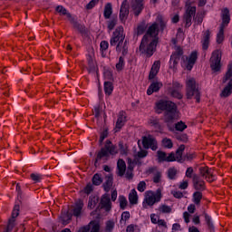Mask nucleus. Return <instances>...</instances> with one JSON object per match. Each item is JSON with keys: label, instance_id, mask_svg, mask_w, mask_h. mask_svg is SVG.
<instances>
[{"label": "nucleus", "instance_id": "6", "mask_svg": "<svg viewBox=\"0 0 232 232\" xmlns=\"http://www.w3.org/2000/svg\"><path fill=\"white\" fill-rule=\"evenodd\" d=\"M222 60V53L217 50L212 53L210 58V68L213 72H220V61Z\"/></svg>", "mask_w": 232, "mask_h": 232}, {"label": "nucleus", "instance_id": "3", "mask_svg": "<svg viewBox=\"0 0 232 232\" xmlns=\"http://www.w3.org/2000/svg\"><path fill=\"white\" fill-rule=\"evenodd\" d=\"M157 50V39L144 35L139 47V51L146 57H151Z\"/></svg>", "mask_w": 232, "mask_h": 232}, {"label": "nucleus", "instance_id": "36", "mask_svg": "<svg viewBox=\"0 0 232 232\" xmlns=\"http://www.w3.org/2000/svg\"><path fill=\"white\" fill-rule=\"evenodd\" d=\"M87 227H90V232H99L101 231V225L97 221H91Z\"/></svg>", "mask_w": 232, "mask_h": 232}, {"label": "nucleus", "instance_id": "44", "mask_svg": "<svg viewBox=\"0 0 232 232\" xmlns=\"http://www.w3.org/2000/svg\"><path fill=\"white\" fill-rule=\"evenodd\" d=\"M232 77V63L228 65L227 72H226V75L223 78V82H227L229 79Z\"/></svg>", "mask_w": 232, "mask_h": 232}, {"label": "nucleus", "instance_id": "29", "mask_svg": "<svg viewBox=\"0 0 232 232\" xmlns=\"http://www.w3.org/2000/svg\"><path fill=\"white\" fill-rule=\"evenodd\" d=\"M87 63H88V72L89 73H93L97 70V63L94 62L93 57L92 55H89L87 58Z\"/></svg>", "mask_w": 232, "mask_h": 232}, {"label": "nucleus", "instance_id": "8", "mask_svg": "<svg viewBox=\"0 0 232 232\" xmlns=\"http://www.w3.org/2000/svg\"><path fill=\"white\" fill-rule=\"evenodd\" d=\"M182 90V84L179 82H172V84L169 86V93H170L171 97L174 99H182L183 95L180 91Z\"/></svg>", "mask_w": 232, "mask_h": 232}, {"label": "nucleus", "instance_id": "52", "mask_svg": "<svg viewBox=\"0 0 232 232\" xmlns=\"http://www.w3.org/2000/svg\"><path fill=\"white\" fill-rule=\"evenodd\" d=\"M123 68H124V58L121 56L119 58V63H116V69L118 70V72H121L122 71Z\"/></svg>", "mask_w": 232, "mask_h": 232}, {"label": "nucleus", "instance_id": "25", "mask_svg": "<svg viewBox=\"0 0 232 232\" xmlns=\"http://www.w3.org/2000/svg\"><path fill=\"white\" fill-rule=\"evenodd\" d=\"M108 157H110V154H109L106 147L102 148L96 156L94 166L97 168V162L99 160H102V159H108Z\"/></svg>", "mask_w": 232, "mask_h": 232}, {"label": "nucleus", "instance_id": "5", "mask_svg": "<svg viewBox=\"0 0 232 232\" xmlns=\"http://www.w3.org/2000/svg\"><path fill=\"white\" fill-rule=\"evenodd\" d=\"M162 198V193L160 188L157 189L156 192H153L151 190H148L145 192V198L143 201V208L147 209L148 206H155L157 202H160V199Z\"/></svg>", "mask_w": 232, "mask_h": 232}, {"label": "nucleus", "instance_id": "4", "mask_svg": "<svg viewBox=\"0 0 232 232\" xmlns=\"http://www.w3.org/2000/svg\"><path fill=\"white\" fill-rule=\"evenodd\" d=\"M186 97L187 99H196V102H200V91L195 78H188L186 82Z\"/></svg>", "mask_w": 232, "mask_h": 232}, {"label": "nucleus", "instance_id": "10", "mask_svg": "<svg viewBox=\"0 0 232 232\" xmlns=\"http://www.w3.org/2000/svg\"><path fill=\"white\" fill-rule=\"evenodd\" d=\"M192 184L196 191H205L206 189V181H204V179H202L200 176L197 174H193Z\"/></svg>", "mask_w": 232, "mask_h": 232}, {"label": "nucleus", "instance_id": "35", "mask_svg": "<svg viewBox=\"0 0 232 232\" xmlns=\"http://www.w3.org/2000/svg\"><path fill=\"white\" fill-rule=\"evenodd\" d=\"M111 14H113V8L111 7V5L108 3L105 5L103 16L105 19H110V17H111Z\"/></svg>", "mask_w": 232, "mask_h": 232}, {"label": "nucleus", "instance_id": "42", "mask_svg": "<svg viewBox=\"0 0 232 232\" xmlns=\"http://www.w3.org/2000/svg\"><path fill=\"white\" fill-rule=\"evenodd\" d=\"M56 12H58V14L61 15H67V17H72V14L68 13V10H66V8H64L63 5H58L56 7Z\"/></svg>", "mask_w": 232, "mask_h": 232}, {"label": "nucleus", "instance_id": "34", "mask_svg": "<svg viewBox=\"0 0 232 232\" xmlns=\"http://www.w3.org/2000/svg\"><path fill=\"white\" fill-rule=\"evenodd\" d=\"M111 186H113V178L111 176H108L106 178V181L103 184L104 191H106V193H109V191L111 189Z\"/></svg>", "mask_w": 232, "mask_h": 232}, {"label": "nucleus", "instance_id": "60", "mask_svg": "<svg viewBox=\"0 0 232 232\" xmlns=\"http://www.w3.org/2000/svg\"><path fill=\"white\" fill-rule=\"evenodd\" d=\"M137 157L138 159H145V157H148V150H141L138 151Z\"/></svg>", "mask_w": 232, "mask_h": 232}, {"label": "nucleus", "instance_id": "17", "mask_svg": "<svg viewBox=\"0 0 232 232\" xmlns=\"http://www.w3.org/2000/svg\"><path fill=\"white\" fill-rule=\"evenodd\" d=\"M128 15H130L128 0H124L121 4V10H120V20L121 21V23H126V20L128 19Z\"/></svg>", "mask_w": 232, "mask_h": 232}, {"label": "nucleus", "instance_id": "18", "mask_svg": "<svg viewBox=\"0 0 232 232\" xmlns=\"http://www.w3.org/2000/svg\"><path fill=\"white\" fill-rule=\"evenodd\" d=\"M70 22L71 24H72L73 28L75 30H78V32H80V34H82L83 37H88V29H86V26H84V24H82L79 22H77L75 18H71Z\"/></svg>", "mask_w": 232, "mask_h": 232}, {"label": "nucleus", "instance_id": "26", "mask_svg": "<svg viewBox=\"0 0 232 232\" xmlns=\"http://www.w3.org/2000/svg\"><path fill=\"white\" fill-rule=\"evenodd\" d=\"M105 150H107L109 155H117L119 153V150H117V146L113 145L111 140H107L105 143Z\"/></svg>", "mask_w": 232, "mask_h": 232}, {"label": "nucleus", "instance_id": "49", "mask_svg": "<svg viewBox=\"0 0 232 232\" xmlns=\"http://www.w3.org/2000/svg\"><path fill=\"white\" fill-rule=\"evenodd\" d=\"M115 227V222L109 220L106 222L105 232H111Z\"/></svg>", "mask_w": 232, "mask_h": 232}, {"label": "nucleus", "instance_id": "31", "mask_svg": "<svg viewBox=\"0 0 232 232\" xmlns=\"http://www.w3.org/2000/svg\"><path fill=\"white\" fill-rule=\"evenodd\" d=\"M232 93V79L229 80L227 85L223 89L220 93V97H229Z\"/></svg>", "mask_w": 232, "mask_h": 232}, {"label": "nucleus", "instance_id": "57", "mask_svg": "<svg viewBox=\"0 0 232 232\" xmlns=\"http://www.w3.org/2000/svg\"><path fill=\"white\" fill-rule=\"evenodd\" d=\"M109 47H110V44L108 43V41L101 42L100 48H101L102 52H106V50H108Z\"/></svg>", "mask_w": 232, "mask_h": 232}, {"label": "nucleus", "instance_id": "2", "mask_svg": "<svg viewBox=\"0 0 232 232\" xmlns=\"http://www.w3.org/2000/svg\"><path fill=\"white\" fill-rule=\"evenodd\" d=\"M164 112L165 122H173L177 117V104L171 101L160 100L156 102V113Z\"/></svg>", "mask_w": 232, "mask_h": 232}, {"label": "nucleus", "instance_id": "21", "mask_svg": "<svg viewBox=\"0 0 232 232\" xmlns=\"http://www.w3.org/2000/svg\"><path fill=\"white\" fill-rule=\"evenodd\" d=\"M222 24L220 25V28H226V26H227V24H229V21H231V17L229 16V9L228 8H225L222 11Z\"/></svg>", "mask_w": 232, "mask_h": 232}, {"label": "nucleus", "instance_id": "22", "mask_svg": "<svg viewBox=\"0 0 232 232\" xmlns=\"http://www.w3.org/2000/svg\"><path fill=\"white\" fill-rule=\"evenodd\" d=\"M160 70V61H155L154 63L151 66L149 79H155L157 77V73H159V71Z\"/></svg>", "mask_w": 232, "mask_h": 232}, {"label": "nucleus", "instance_id": "48", "mask_svg": "<svg viewBox=\"0 0 232 232\" xmlns=\"http://www.w3.org/2000/svg\"><path fill=\"white\" fill-rule=\"evenodd\" d=\"M162 145L164 146V148L171 150V148H173V141H171V140L168 138H165L162 140Z\"/></svg>", "mask_w": 232, "mask_h": 232}, {"label": "nucleus", "instance_id": "45", "mask_svg": "<svg viewBox=\"0 0 232 232\" xmlns=\"http://www.w3.org/2000/svg\"><path fill=\"white\" fill-rule=\"evenodd\" d=\"M119 201L121 209H126V207L128 206V199H126V197L120 196Z\"/></svg>", "mask_w": 232, "mask_h": 232}, {"label": "nucleus", "instance_id": "43", "mask_svg": "<svg viewBox=\"0 0 232 232\" xmlns=\"http://www.w3.org/2000/svg\"><path fill=\"white\" fill-rule=\"evenodd\" d=\"M224 42V28L219 27V32L217 34V43L218 44H222Z\"/></svg>", "mask_w": 232, "mask_h": 232}, {"label": "nucleus", "instance_id": "56", "mask_svg": "<svg viewBox=\"0 0 232 232\" xmlns=\"http://www.w3.org/2000/svg\"><path fill=\"white\" fill-rule=\"evenodd\" d=\"M137 189L140 193H144V191H146V181H140L138 184Z\"/></svg>", "mask_w": 232, "mask_h": 232}, {"label": "nucleus", "instance_id": "40", "mask_svg": "<svg viewBox=\"0 0 232 232\" xmlns=\"http://www.w3.org/2000/svg\"><path fill=\"white\" fill-rule=\"evenodd\" d=\"M92 180L94 186H101V184H102V177L98 173L93 175Z\"/></svg>", "mask_w": 232, "mask_h": 232}, {"label": "nucleus", "instance_id": "39", "mask_svg": "<svg viewBox=\"0 0 232 232\" xmlns=\"http://www.w3.org/2000/svg\"><path fill=\"white\" fill-rule=\"evenodd\" d=\"M147 28H148V25L146 24V23H141V24H138V27L136 29L137 35H142V34H144V32H146Z\"/></svg>", "mask_w": 232, "mask_h": 232}, {"label": "nucleus", "instance_id": "28", "mask_svg": "<svg viewBox=\"0 0 232 232\" xmlns=\"http://www.w3.org/2000/svg\"><path fill=\"white\" fill-rule=\"evenodd\" d=\"M158 34H159V24H153L149 27L147 34L145 35H148L149 37H152V39H155Z\"/></svg>", "mask_w": 232, "mask_h": 232}, {"label": "nucleus", "instance_id": "16", "mask_svg": "<svg viewBox=\"0 0 232 232\" xmlns=\"http://www.w3.org/2000/svg\"><path fill=\"white\" fill-rule=\"evenodd\" d=\"M183 61L187 60V70L191 71L193 69V66H195V63H197V59H198V54L197 51H194L190 53L189 57L188 56H182Z\"/></svg>", "mask_w": 232, "mask_h": 232}, {"label": "nucleus", "instance_id": "7", "mask_svg": "<svg viewBox=\"0 0 232 232\" xmlns=\"http://www.w3.org/2000/svg\"><path fill=\"white\" fill-rule=\"evenodd\" d=\"M196 14L197 7L191 5L188 6L185 14H183V22L185 23V28H189V26H191V21H193V17H195Z\"/></svg>", "mask_w": 232, "mask_h": 232}, {"label": "nucleus", "instance_id": "27", "mask_svg": "<svg viewBox=\"0 0 232 232\" xmlns=\"http://www.w3.org/2000/svg\"><path fill=\"white\" fill-rule=\"evenodd\" d=\"M118 169V177H124V173H126V162L124 160H119L117 162Z\"/></svg>", "mask_w": 232, "mask_h": 232}, {"label": "nucleus", "instance_id": "41", "mask_svg": "<svg viewBox=\"0 0 232 232\" xmlns=\"http://www.w3.org/2000/svg\"><path fill=\"white\" fill-rule=\"evenodd\" d=\"M204 217H205V220L208 229H210V231H213L215 229V225H213V221L211 220V216L205 213Z\"/></svg>", "mask_w": 232, "mask_h": 232}, {"label": "nucleus", "instance_id": "30", "mask_svg": "<svg viewBox=\"0 0 232 232\" xmlns=\"http://www.w3.org/2000/svg\"><path fill=\"white\" fill-rule=\"evenodd\" d=\"M119 19L117 18V15H112L111 18H109V21H107V28L108 32H111L115 26H117Z\"/></svg>", "mask_w": 232, "mask_h": 232}, {"label": "nucleus", "instance_id": "62", "mask_svg": "<svg viewBox=\"0 0 232 232\" xmlns=\"http://www.w3.org/2000/svg\"><path fill=\"white\" fill-rule=\"evenodd\" d=\"M92 191H93V185L89 183L84 188V193H86V195H90V193H92Z\"/></svg>", "mask_w": 232, "mask_h": 232}, {"label": "nucleus", "instance_id": "19", "mask_svg": "<svg viewBox=\"0 0 232 232\" xmlns=\"http://www.w3.org/2000/svg\"><path fill=\"white\" fill-rule=\"evenodd\" d=\"M82 208H84V202H82V200H81V199L76 201V203L72 207V217H76V218L81 217V214L82 213Z\"/></svg>", "mask_w": 232, "mask_h": 232}, {"label": "nucleus", "instance_id": "33", "mask_svg": "<svg viewBox=\"0 0 232 232\" xmlns=\"http://www.w3.org/2000/svg\"><path fill=\"white\" fill-rule=\"evenodd\" d=\"M72 215L70 212L63 213L60 217V222H62L63 226H66L67 224H70V221L72 220Z\"/></svg>", "mask_w": 232, "mask_h": 232}, {"label": "nucleus", "instance_id": "38", "mask_svg": "<svg viewBox=\"0 0 232 232\" xmlns=\"http://www.w3.org/2000/svg\"><path fill=\"white\" fill-rule=\"evenodd\" d=\"M201 200H202V191L198 190V191L194 192V194H193V202H194V204L198 206L200 204Z\"/></svg>", "mask_w": 232, "mask_h": 232}, {"label": "nucleus", "instance_id": "1", "mask_svg": "<svg viewBox=\"0 0 232 232\" xmlns=\"http://www.w3.org/2000/svg\"><path fill=\"white\" fill-rule=\"evenodd\" d=\"M126 39V34H124V27L122 25L118 26L110 39V46H115L116 52L121 53V55H128V41Z\"/></svg>", "mask_w": 232, "mask_h": 232}, {"label": "nucleus", "instance_id": "51", "mask_svg": "<svg viewBox=\"0 0 232 232\" xmlns=\"http://www.w3.org/2000/svg\"><path fill=\"white\" fill-rule=\"evenodd\" d=\"M159 211L160 213H170L171 212V207H169L168 205H161L159 208Z\"/></svg>", "mask_w": 232, "mask_h": 232}, {"label": "nucleus", "instance_id": "9", "mask_svg": "<svg viewBox=\"0 0 232 232\" xmlns=\"http://www.w3.org/2000/svg\"><path fill=\"white\" fill-rule=\"evenodd\" d=\"M142 146L145 148V150H152V151H157L158 150V145H157V140L153 138V136L149 135V136H144L142 138Z\"/></svg>", "mask_w": 232, "mask_h": 232}, {"label": "nucleus", "instance_id": "47", "mask_svg": "<svg viewBox=\"0 0 232 232\" xmlns=\"http://www.w3.org/2000/svg\"><path fill=\"white\" fill-rule=\"evenodd\" d=\"M168 177L170 179V180H175L177 177V169L175 168H170L168 170Z\"/></svg>", "mask_w": 232, "mask_h": 232}, {"label": "nucleus", "instance_id": "14", "mask_svg": "<svg viewBox=\"0 0 232 232\" xmlns=\"http://www.w3.org/2000/svg\"><path fill=\"white\" fill-rule=\"evenodd\" d=\"M131 8L134 15L139 17L142 10H144V0H132Z\"/></svg>", "mask_w": 232, "mask_h": 232}, {"label": "nucleus", "instance_id": "54", "mask_svg": "<svg viewBox=\"0 0 232 232\" xmlns=\"http://www.w3.org/2000/svg\"><path fill=\"white\" fill-rule=\"evenodd\" d=\"M175 160H177V162L182 163L186 160V158L182 157V152H179V150H176Z\"/></svg>", "mask_w": 232, "mask_h": 232}, {"label": "nucleus", "instance_id": "12", "mask_svg": "<svg viewBox=\"0 0 232 232\" xmlns=\"http://www.w3.org/2000/svg\"><path fill=\"white\" fill-rule=\"evenodd\" d=\"M158 162H175V154L174 152L168 153L158 150L157 151Z\"/></svg>", "mask_w": 232, "mask_h": 232}, {"label": "nucleus", "instance_id": "32", "mask_svg": "<svg viewBox=\"0 0 232 232\" xmlns=\"http://www.w3.org/2000/svg\"><path fill=\"white\" fill-rule=\"evenodd\" d=\"M130 204L135 205L139 202V196L137 195V190L135 188L131 189L129 194Z\"/></svg>", "mask_w": 232, "mask_h": 232}, {"label": "nucleus", "instance_id": "24", "mask_svg": "<svg viewBox=\"0 0 232 232\" xmlns=\"http://www.w3.org/2000/svg\"><path fill=\"white\" fill-rule=\"evenodd\" d=\"M209 37H211V32H209V30L205 31L201 40L203 50H208V48H209Z\"/></svg>", "mask_w": 232, "mask_h": 232}, {"label": "nucleus", "instance_id": "53", "mask_svg": "<svg viewBox=\"0 0 232 232\" xmlns=\"http://www.w3.org/2000/svg\"><path fill=\"white\" fill-rule=\"evenodd\" d=\"M31 179H32V180H34V182H35V183L41 182V180H43V175L32 173V174H31Z\"/></svg>", "mask_w": 232, "mask_h": 232}, {"label": "nucleus", "instance_id": "23", "mask_svg": "<svg viewBox=\"0 0 232 232\" xmlns=\"http://www.w3.org/2000/svg\"><path fill=\"white\" fill-rule=\"evenodd\" d=\"M160 88H162V82H154L149 86V88L147 90V94L153 95V93H155V92H159V90H160Z\"/></svg>", "mask_w": 232, "mask_h": 232}, {"label": "nucleus", "instance_id": "55", "mask_svg": "<svg viewBox=\"0 0 232 232\" xmlns=\"http://www.w3.org/2000/svg\"><path fill=\"white\" fill-rule=\"evenodd\" d=\"M159 169H157V167H150L147 170H146V174L147 175H157V173H159Z\"/></svg>", "mask_w": 232, "mask_h": 232}, {"label": "nucleus", "instance_id": "63", "mask_svg": "<svg viewBox=\"0 0 232 232\" xmlns=\"http://www.w3.org/2000/svg\"><path fill=\"white\" fill-rule=\"evenodd\" d=\"M97 206V201H95V198H90L88 202V208L89 209H93Z\"/></svg>", "mask_w": 232, "mask_h": 232}, {"label": "nucleus", "instance_id": "50", "mask_svg": "<svg viewBox=\"0 0 232 232\" xmlns=\"http://www.w3.org/2000/svg\"><path fill=\"white\" fill-rule=\"evenodd\" d=\"M150 124L154 126V128H157V130H160V123L159 121V119L157 118H151L149 121Z\"/></svg>", "mask_w": 232, "mask_h": 232}, {"label": "nucleus", "instance_id": "20", "mask_svg": "<svg viewBox=\"0 0 232 232\" xmlns=\"http://www.w3.org/2000/svg\"><path fill=\"white\" fill-rule=\"evenodd\" d=\"M126 121H127L126 112H124V111H120L117 121H116V127H115L116 131H119L122 129L124 124H126Z\"/></svg>", "mask_w": 232, "mask_h": 232}, {"label": "nucleus", "instance_id": "46", "mask_svg": "<svg viewBox=\"0 0 232 232\" xmlns=\"http://www.w3.org/2000/svg\"><path fill=\"white\" fill-rule=\"evenodd\" d=\"M188 128V125L184 121H179L175 124V129L177 131H184Z\"/></svg>", "mask_w": 232, "mask_h": 232}, {"label": "nucleus", "instance_id": "13", "mask_svg": "<svg viewBox=\"0 0 232 232\" xmlns=\"http://www.w3.org/2000/svg\"><path fill=\"white\" fill-rule=\"evenodd\" d=\"M184 55V51L182 50V47L178 46L176 47L175 52L170 56V64H172L173 68L179 64V62L180 61V56Z\"/></svg>", "mask_w": 232, "mask_h": 232}, {"label": "nucleus", "instance_id": "64", "mask_svg": "<svg viewBox=\"0 0 232 232\" xmlns=\"http://www.w3.org/2000/svg\"><path fill=\"white\" fill-rule=\"evenodd\" d=\"M130 212H128V211L123 212V213L121 214V222H122V220H123L124 222H126L127 220H130Z\"/></svg>", "mask_w": 232, "mask_h": 232}, {"label": "nucleus", "instance_id": "15", "mask_svg": "<svg viewBox=\"0 0 232 232\" xmlns=\"http://www.w3.org/2000/svg\"><path fill=\"white\" fill-rule=\"evenodd\" d=\"M100 206L102 209L111 211V199L110 198V194L105 193L102 196Z\"/></svg>", "mask_w": 232, "mask_h": 232}, {"label": "nucleus", "instance_id": "61", "mask_svg": "<svg viewBox=\"0 0 232 232\" xmlns=\"http://www.w3.org/2000/svg\"><path fill=\"white\" fill-rule=\"evenodd\" d=\"M162 177V174L160 172H157L156 174H154V177H153V182L155 184H159V182H160V179Z\"/></svg>", "mask_w": 232, "mask_h": 232}, {"label": "nucleus", "instance_id": "11", "mask_svg": "<svg viewBox=\"0 0 232 232\" xmlns=\"http://www.w3.org/2000/svg\"><path fill=\"white\" fill-rule=\"evenodd\" d=\"M198 171L199 177L205 179L207 182H213V180H215V176L213 175V172H211V169L208 167H199Z\"/></svg>", "mask_w": 232, "mask_h": 232}, {"label": "nucleus", "instance_id": "58", "mask_svg": "<svg viewBox=\"0 0 232 232\" xmlns=\"http://www.w3.org/2000/svg\"><path fill=\"white\" fill-rule=\"evenodd\" d=\"M120 152L121 155H127L128 154V148L124 146V143L120 142L119 143Z\"/></svg>", "mask_w": 232, "mask_h": 232}, {"label": "nucleus", "instance_id": "37", "mask_svg": "<svg viewBox=\"0 0 232 232\" xmlns=\"http://www.w3.org/2000/svg\"><path fill=\"white\" fill-rule=\"evenodd\" d=\"M104 92L107 95L113 93V83L111 82H104Z\"/></svg>", "mask_w": 232, "mask_h": 232}, {"label": "nucleus", "instance_id": "59", "mask_svg": "<svg viewBox=\"0 0 232 232\" xmlns=\"http://www.w3.org/2000/svg\"><path fill=\"white\" fill-rule=\"evenodd\" d=\"M108 138V130H104L100 136V144H102V142H104V139Z\"/></svg>", "mask_w": 232, "mask_h": 232}]
</instances>
